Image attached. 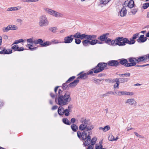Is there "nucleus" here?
<instances>
[{"label": "nucleus", "mask_w": 149, "mask_h": 149, "mask_svg": "<svg viewBox=\"0 0 149 149\" xmlns=\"http://www.w3.org/2000/svg\"><path fill=\"white\" fill-rule=\"evenodd\" d=\"M67 83L68 82H67L66 81V82L63 84L62 88L63 91L65 90L69 87V85H67Z\"/></svg>", "instance_id": "nucleus-39"}, {"label": "nucleus", "mask_w": 149, "mask_h": 149, "mask_svg": "<svg viewBox=\"0 0 149 149\" xmlns=\"http://www.w3.org/2000/svg\"><path fill=\"white\" fill-rule=\"evenodd\" d=\"M119 40H120V46H124L127 43L129 45L133 44L135 42V41L134 40H133L132 38H130V40H129L127 38H123V37H120V38H119Z\"/></svg>", "instance_id": "nucleus-3"}, {"label": "nucleus", "mask_w": 149, "mask_h": 149, "mask_svg": "<svg viewBox=\"0 0 149 149\" xmlns=\"http://www.w3.org/2000/svg\"><path fill=\"white\" fill-rule=\"evenodd\" d=\"M134 2L133 1L131 0L128 3L127 6H128L129 8H132L134 6Z\"/></svg>", "instance_id": "nucleus-33"}, {"label": "nucleus", "mask_w": 149, "mask_h": 149, "mask_svg": "<svg viewBox=\"0 0 149 149\" xmlns=\"http://www.w3.org/2000/svg\"><path fill=\"white\" fill-rule=\"evenodd\" d=\"M31 51H33L36 50L37 49V47H34V48H32L29 47H27Z\"/></svg>", "instance_id": "nucleus-59"}, {"label": "nucleus", "mask_w": 149, "mask_h": 149, "mask_svg": "<svg viewBox=\"0 0 149 149\" xmlns=\"http://www.w3.org/2000/svg\"><path fill=\"white\" fill-rule=\"evenodd\" d=\"M71 111L68 110L66 109H65L64 112V114L66 116H68L70 115V112H71Z\"/></svg>", "instance_id": "nucleus-42"}, {"label": "nucleus", "mask_w": 149, "mask_h": 149, "mask_svg": "<svg viewBox=\"0 0 149 149\" xmlns=\"http://www.w3.org/2000/svg\"><path fill=\"white\" fill-rule=\"evenodd\" d=\"M109 35V33H106L103 34L99 36L98 37V39L99 40H100V41L102 42L105 41V40H107V39L108 38L107 36Z\"/></svg>", "instance_id": "nucleus-16"}, {"label": "nucleus", "mask_w": 149, "mask_h": 149, "mask_svg": "<svg viewBox=\"0 0 149 149\" xmlns=\"http://www.w3.org/2000/svg\"><path fill=\"white\" fill-rule=\"evenodd\" d=\"M27 41L28 42L30 43H33L34 44V40H33V38H31L29 39H27Z\"/></svg>", "instance_id": "nucleus-50"}, {"label": "nucleus", "mask_w": 149, "mask_h": 149, "mask_svg": "<svg viewBox=\"0 0 149 149\" xmlns=\"http://www.w3.org/2000/svg\"><path fill=\"white\" fill-rule=\"evenodd\" d=\"M148 38L144 37L143 35H141L140 37L137 40V41L139 43H143L146 42Z\"/></svg>", "instance_id": "nucleus-18"}, {"label": "nucleus", "mask_w": 149, "mask_h": 149, "mask_svg": "<svg viewBox=\"0 0 149 149\" xmlns=\"http://www.w3.org/2000/svg\"><path fill=\"white\" fill-rule=\"evenodd\" d=\"M130 73L129 72H126L123 74V77L124 76L125 77H130Z\"/></svg>", "instance_id": "nucleus-55"}, {"label": "nucleus", "mask_w": 149, "mask_h": 149, "mask_svg": "<svg viewBox=\"0 0 149 149\" xmlns=\"http://www.w3.org/2000/svg\"><path fill=\"white\" fill-rule=\"evenodd\" d=\"M107 65L109 66L116 67L119 65V63L117 60H111L107 62Z\"/></svg>", "instance_id": "nucleus-12"}, {"label": "nucleus", "mask_w": 149, "mask_h": 149, "mask_svg": "<svg viewBox=\"0 0 149 149\" xmlns=\"http://www.w3.org/2000/svg\"><path fill=\"white\" fill-rule=\"evenodd\" d=\"M18 10V9L17 8V7H11L10 8H8L7 9V11H15L17 10Z\"/></svg>", "instance_id": "nucleus-41"}, {"label": "nucleus", "mask_w": 149, "mask_h": 149, "mask_svg": "<svg viewBox=\"0 0 149 149\" xmlns=\"http://www.w3.org/2000/svg\"><path fill=\"white\" fill-rule=\"evenodd\" d=\"M86 131H84L81 132L78 131L77 132V136L78 138L80 140L84 141L83 142V145L84 146L89 145L91 140V136L90 134L87 135Z\"/></svg>", "instance_id": "nucleus-2"}, {"label": "nucleus", "mask_w": 149, "mask_h": 149, "mask_svg": "<svg viewBox=\"0 0 149 149\" xmlns=\"http://www.w3.org/2000/svg\"><path fill=\"white\" fill-rule=\"evenodd\" d=\"M137 57H130L128 58V61L130 63H134V66L136 65L137 63Z\"/></svg>", "instance_id": "nucleus-23"}, {"label": "nucleus", "mask_w": 149, "mask_h": 149, "mask_svg": "<svg viewBox=\"0 0 149 149\" xmlns=\"http://www.w3.org/2000/svg\"><path fill=\"white\" fill-rule=\"evenodd\" d=\"M134 133L135 134L136 136L137 137H139L140 138H143V137L142 136H141V135L139 134L136 132H134Z\"/></svg>", "instance_id": "nucleus-56"}, {"label": "nucleus", "mask_w": 149, "mask_h": 149, "mask_svg": "<svg viewBox=\"0 0 149 149\" xmlns=\"http://www.w3.org/2000/svg\"><path fill=\"white\" fill-rule=\"evenodd\" d=\"M97 43L99 44H102L103 42H100L98 40L96 39H94L91 41L90 40L89 44L91 45H95Z\"/></svg>", "instance_id": "nucleus-21"}, {"label": "nucleus", "mask_w": 149, "mask_h": 149, "mask_svg": "<svg viewBox=\"0 0 149 149\" xmlns=\"http://www.w3.org/2000/svg\"><path fill=\"white\" fill-rule=\"evenodd\" d=\"M75 38H80V40L86 39V35L81 34L80 32H78L74 34Z\"/></svg>", "instance_id": "nucleus-13"}, {"label": "nucleus", "mask_w": 149, "mask_h": 149, "mask_svg": "<svg viewBox=\"0 0 149 149\" xmlns=\"http://www.w3.org/2000/svg\"><path fill=\"white\" fill-rule=\"evenodd\" d=\"M83 72H81L78 74V75H79V76L77 77V79H78L80 78L84 79L87 77L88 74L86 73L83 74Z\"/></svg>", "instance_id": "nucleus-22"}, {"label": "nucleus", "mask_w": 149, "mask_h": 149, "mask_svg": "<svg viewBox=\"0 0 149 149\" xmlns=\"http://www.w3.org/2000/svg\"><path fill=\"white\" fill-rule=\"evenodd\" d=\"M24 41V40L22 39H19L17 40H15L14 42L12 44V45L15 44H17L20 42H23Z\"/></svg>", "instance_id": "nucleus-40"}, {"label": "nucleus", "mask_w": 149, "mask_h": 149, "mask_svg": "<svg viewBox=\"0 0 149 149\" xmlns=\"http://www.w3.org/2000/svg\"><path fill=\"white\" fill-rule=\"evenodd\" d=\"M119 38L120 37H116L115 40H111L109 38H107V40H105V43L109 45H111L113 46H115L118 45L120 46V40H119Z\"/></svg>", "instance_id": "nucleus-5"}, {"label": "nucleus", "mask_w": 149, "mask_h": 149, "mask_svg": "<svg viewBox=\"0 0 149 149\" xmlns=\"http://www.w3.org/2000/svg\"><path fill=\"white\" fill-rule=\"evenodd\" d=\"M58 106L57 105H54L53 106L52 108V110H54L58 108Z\"/></svg>", "instance_id": "nucleus-61"}, {"label": "nucleus", "mask_w": 149, "mask_h": 149, "mask_svg": "<svg viewBox=\"0 0 149 149\" xmlns=\"http://www.w3.org/2000/svg\"><path fill=\"white\" fill-rule=\"evenodd\" d=\"M94 127V125H91L90 126H87L84 123H82L79 126V130L81 131H86V132L88 131L91 130H93Z\"/></svg>", "instance_id": "nucleus-9"}, {"label": "nucleus", "mask_w": 149, "mask_h": 149, "mask_svg": "<svg viewBox=\"0 0 149 149\" xmlns=\"http://www.w3.org/2000/svg\"><path fill=\"white\" fill-rule=\"evenodd\" d=\"M96 69L97 68H96V67H95V68L91 70L90 71H89L88 72L86 73L88 74V75L92 74L93 73V72H94V70Z\"/></svg>", "instance_id": "nucleus-49"}, {"label": "nucleus", "mask_w": 149, "mask_h": 149, "mask_svg": "<svg viewBox=\"0 0 149 149\" xmlns=\"http://www.w3.org/2000/svg\"><path fill=\"white\" fill-rule=\"evenodd\" d=\"M10 30V29L9 25L6 27H3L2 29V30L3 32H7Z\"/></svg>", "instance_id": "nucleus-38"}, {"label": "nucleus", "mask_w": 149, "mask_h": 149, "mask_svg": "<svg viewBox=\"0 0 149 149\" xmlns=\"http://www.w3.org/2000/svg\"><path fill=\"white\" fill-rule=\"evenodd\" d=\"M89 146H88V148L87 149H93V147L92 145H89Z\"/></svg>", "instance_id": "nucleus-64"}, {"label": "nucleus", "mask_w": 149, "mask_h": 149, "mask_svg": "<svg viewBox=\"0 0 149 149\" xmlns=\"http://www.w3.org/2000/svg\"><path fill=\"white\" fill-rule=\"evenodd\" d=\"M58 94H56V96L53 93H50V95L51 96V97L53 98V99H54V98H55L56 97H57L58 96Z\"/></svg>", "instance_id": "nucleus-54"}, {"label": "nucleus", "mask_w": 149, "mask_h": 149, "mask_svg": "<svg viewBox=\"0 0 149 149\" xmlns=\"http://www.w3.org/2000/svg\"><path fill=\"white\" fill-rule=\"evenodd\" d=\"M76 121L75 119L74 118H72L71 120V122L74 123Z\"/></svg>", "instance_id": "nucleus-62"}, {"label": "nucleus", "mask_w": 149, "mask_h": 149, "mask_svg": "<svg viewBox=\"0 0 149 149\" xmlns=\"http://www.w3.org/2000/svg\"><path fill=\"white\" fill-rule=\"evenodd\" d=\"M120 79V83H124L128 81L129 79L127 78H119Z\"/></svg>", "instance_id": "nucleus-34"}, {"label": "nucleus", "mask_w": 149, "mask_h": 149, "mask_svg": "<svg viewBox=\"0 0 149 149\" xmlns=\"http://www.w3.org/2000/svg\"><path fill=\"white\" fill-rule=\"evenodd\" d=\"M44 10L46 13L56 17H59L63 16V14H62L52 9L46 8Z\"/></svg>", "instance_id": "nucleus-8"}, {"label": "nucleus", "mask_w": 149, "mask_h": 149, "mask_svg": "<svg viewBox=\"0 0 149 149\" xmlns=\"http://www.w3.org/2000/svg\"><path fill=\"white\" fill-rule=\"evenodd\" d=\"M74 40H75V43L77 44H79L81 42L80 39H79V38H75L74 39Z\"/></svg>", "instance_id": "nucleus-46"}, {"label": "nucleus", "mask_w": 149, "mask_h": 149, "mask_svg": "<svg viewBox=\"0 0 149 149\" xmlns=\"http://www.w3.org/2000/svg\"><path fill=\"white\" fill-rule=\"evenodd\" d=\"M80 122L82 123H84L85 125L87 126H90L91 125V122L89 120L86 119L84 118H82L80 120Z\"/></svg>", "instance_id": "nucleus-17"}, {"label": "nucleus", "mask_w": 149, "mask_h": 149, "mask_svg": "<svg viewBox=\"0 0 149 149\" xmlns=\"http://www.w3.org/2000/svg\"><path fill=\"white\" fill-rule=\"evenodd\" d=\"M79 81L78 79L74 80V81L70 83L69 84V87L73 88L75 86Z\"/></svg>", "instance_id": "nucleus-24"}, {"label": "nucleus", "mask_w": 149, "mask_h": 149, "mask_svg": "<svg viewBox=\"0 0 149 149\" xmlns=\"http://www.w3.org/2000/svg\"><path fill=\"white\" fill-rule=\"evenodd\" d=\"M137 58L138 63L141 62H145L148 59H149V54L143 56L138 57Z\"/></svg>", "instance_id": "nucleus-11"}, {"label": "nucleus", "mask_w": 149, "mask_h": 149, "mask_svg": "<svg viewBox=\"0 0 149 149\" xmlns=\"http://www.w3.org/2000/svg\"><path fill=\"white\" fill-rule=\"evenodd\" d=\"M75 35H72L65 37L64 38V41L63 43H70L72 42L74 38H75Z\"/></svg>", "instance_id": "nucleus-10"}, {"label": "nucleus", "mask_w": 149, "mask_h": 149, "mask_svg": "<svg viewBox=\"0 0 149 149\" xmlns=\"http://www.w3.org/2000/svg\"><path fill=\"white\" fill-rule=\"evenodd\" d=\"M114 94V93L111 91H108L106 93L102 95H100L101 97L102 98H104V97L107 96L109 95V94Z\"/></svg>", "instance_id": "nucleus-31"}, {"label": "nucleus", "mask_w": 149, "mask_h": 149, "mask_svg": "<svg viewBox=\"0 0 149 149\" xmlns=\"http://www.w3.org/2000/svg\"><path fill=\"white\" fill-rule=\"evenodd\" d=\"M97 37V36L94 35H86V39L89 40H92L95 39Z\"/></svg>", "instance_id": "nucleus-26"}, {"label": "nucleus", "mask_w": 149, "mask_h": 149, "mask_svg": "<svg viewBox=\"0 0 149 149\" xmlns=\"http://www.w3.org/2000/svg\"><path fill=\"white\" fill-rule=\"evenodd\" d=\"M57 28L56 27H54L49 28V30L52 32L55 33L56 32Z\"/></svg>", "instance_id": "nucleus-48"}, {"label": "nucleus", "mask_w": 149, "mask_h": 149, "mask_svg": "<svg viewBox=\"0 0 149 149\" xmlns=\"http://www.w3.org/2000/svg\"><path fill=\"white\" fill-rule=\"evenodd\" d=\"M12 53V50L10 49H6L5 48H3L2 50L0 52V54H9Z\"/></svg>", "instance_id": "nucleus-15"}, {"label": "nucleus", "mask_w": 149, "mask_h": 149, "mask_svg": "<svg viewBox=\"0 0 149 149\" xmlns=\"http://www.w3.org/2000/svg\"><path fill=\"white\" fill-rule=\"evenodd\" d=\"M9 25L10 26V30H16L17 29V27L15 25Z\"/></svg>", "instance_id": "nucleus-43"}, {"label": "nucleus", "mask_w": 149, "mask_h": 149, "mask_svg": "<svg viewBox=\"0 0 149 149\" xmlns=\"http://www.w3.org/2000/svg\"><path fill=\"white\" fill-rule=\"evenodd\" d=\"M109 140L111 141H114V137L112 135L109 136L108 137Z\"/></svg>", "instance_id": "nucleus-51"}, {"label": "nucleus", "mask_w": 149, "mask_h": 149, "mask_svg": "<svg viewBox=\"0 0 149 149\" xmlns=\"http://www.w3.org/2000/svg\"><path fill=\"white\" fill-rule=\"evenodd\" d=\"M11 48L12 49L14 50L15 51H17L19 52L22 51L24 50V48L23 47H19L17 45H16L13 46Z\"/></svg>", "instance_id": "nucleus-19"}, {"label": "nucleus", "mask_w": 149, "mask_h": 149, "mask_svg": "<svg viewBox=\"0 0 149 149\" xmlns=\"http://www.w3.org/2000/svg\"><path fill=\"white\" fill-rule=\"evenodd\" d=\"M38 24L40 27L46 26L48 25L49 22L45 15H43L40 17Z\"/></svg>", "instance_id": "nucleus-4"}, {"label": "nucleus", "mask_w": 149, "mask_h": 149, "mask_svg": "<svg viewBox=\"0 0 149 149\" xmlns=\"http://www.w3.org/2000/svg\"><path fill=\"white\" fill-rule=\"evenodd\" d=\"M115 80V82H116V84H115L113 86V88L114 89H115V88H119V86L120 83V79L119 78H116Z\"/></svg>", "instance_id": "nucleus-30"}, {"label": "nucleus", "mask_w": 149, "mask_h": 149, "mask_svg": "<svg viewBox=\"0 0 149 149\" xmlns=\"http://www.w3.org/2000/svg\"><path fill=\"white\" fill-rule=\"evenodd\" d=\"M128 3V1H125L123 4V8L127 6Z\"/></svg>", "instance_id": "nucleus-58"}, {"label": "nucleus", "mask_w": 149, "mask_h": 149, "mask_svg": "<svg viewBox=\"0 0 149 149\" xmlns=\"http://www.w3.org/2000/svg\"><path fill=\"white\" fill-rule=\"evenodd\" d=\"M62 121L65 124L70 125L71 123L67 118H64L62 119Z\"/></svg>", "instance_id": "nucleus-35"}, {"label": "nucleus", "mask_w": 149, "mask_h": 149, "mask_svg": "<svg viewBox=\"0 0 149 149\" xmlns=\"http://www.w3.org/2000/svg\"><path fill=\"white\" fill-rule=\"evenodd\" d=\"M134 63H127L125 64V66L126 67H131L132 66H134Z\"/></svg>", "instance_id": "nucleus-47"}, {"label": "nucleus", "mask_w": 149, "mask_h": 149, "mask_svg": "<svg viewBox=\"0 0 149 149\" xmlns=\"http://www.w3.org/2000/svg\"><path fill=\"white\" fill-rule=\"evenodd\" d=\"M105 81L108 83H113L115 82L114 79H105Z\"/></svg>", "instance_id": "nucleus-45"}, {"label": "nucleus", "mask_w": 149, "mask_h": 149, "mask_svg": "<svg viewBox=\"0 0 149 149\" xmlns=\"http://www.w3.org/2000/svg\"><path fill=\"white\" fill-rule=\"evenodd\" d=\"M139 33H136L134 34L132 38L133 40H135L139 36Z\"/></svg>", "instance_id": "nucleus-53"}, {"label": "nucleus", "mask_w": 149, "mask_h": 149, "mask_svg": "<svg viewBox=\"0 0 149 149\" xmlns=\"http://www.w3.org/2000/svg\"><path fill=\"white\" fill-rule=\"evenodd\" d=\"M71 127L72 130L74 132H76L78 129L77 125L74 124H72L71 126Z\"/></svg>", "instance_id": "nucleus-32"}, {"label": "nucleus", "mask_w": 149, "mask_h": 149, "mask_svg": "<svg viewBox=\"0 0 149 149\" xmlns=\"http://www.w3.org/2000/svg\"><path fill=\"white\" fill-rule=\"evenodd\" d=\"M34 44L36 45L39 44L42 47H45L51 45V42L49 41L43 42L42 40L40 38L34 40Z\"/></svg>", "instance_id": "nucleus-7"}, {"label": "nucleus", "mask_w": 149, "mask_h": 149, "mask_svg": "<svg viewBox=\"0 0 149 149\" xmlns=\"http://www.w3.org/2000/svg\"><path fill=\"white\" fill-rule=\"evenodd\" d=\"M97 140V138L96 137L93 138L91 141V145L92 146L94 145L95 144Z\"/></svg>", "instance_id": "nucleus-37"}, {"label": "nucleus", "mask_w": 149, "mask_h": 149, "mask_svg": "<svg viewBox=\"0 0 149 149\" xmlns=\"http://www.w3.org/2000/svg\"><path fill=\"white\" fill-rule=\"evenodd\" d=\"M72 108V105H70V106H68V109H67L69 110H70V111H72V110H71Z\"/></svg>", "instance_id": "nucleus-63"}, {"label": "nucleus", "mask_w": 149, "mask_h": 149, "mask_svg": "<svg viewBox=\"0 0 149 149\" xmlns=\"http://www.w3.org/2000/svg\"><path fill=\"white\" fill-rule=\"evenodd\" d=\"M53 42L55 44H57L58 43H63V42H59L58 40H54V41H53Z\"/></svg>", "instance_id": "nucleus-60"}, {"label": "nucleus", "mask_w": 149, "mask_h": 149, "mask_svg": "<svg viewBox=\"0 0 149 149\" xmlns=\"http://www.w3.org/2000/svg\"><path fill=\"white\" fill-rule=\"evenodd\" d=\"M125 104H128L130 105H132L136 104V102L134 98H130L127 99L125 102Z\"/></svg>", "instance_id": "nucleus-20"}, {"label": "nucleus", "mask_w": 149, "mask_h": 149, "mask_svg": "<svg viewBox=\"0 0 149 149\" xmlns=\"http://www.w3.org/2000/svg\"><path fill=\"white\" fill-rule=\"evenodd\" d=\"M127 13V10L125 8H122L120 13V14L121 17H124L126 15Z\"/></svg>", "instance_id": "nucleus-25"}, {"label": "nucleus", "mask_w": 149, "mask_h": 149, "mask_svg": "<svg viewBox=\"0 0 149 149\" xmlns=\"http://www.w3.org/2000/svg\"><path fill=\"white\" fill-rule=\"evenodd\" d=\"M128 62L127 60L125 58H121L119 62V64L120 63L122 65H124Z\"/></svg>", "instance_id": "nucleus-28"}, {"label": "nucleus", "mask_w": 149, "mask_h": 149, "mask_svg": "<svg viewBox=\"0 0 149 149\" xmlns=\"http://www.w3.org/2000/svg\"><path fill=\"white\" fill-rule=\"evenodd\" d=\"M71 92L68 91H61L59 89L58 91V95L55 98V102L60 106L58 109V113L60 116L64 114L65 109L63 106L67 105L72 100L70 97Z\"/></svg>", "instance_id": "nucleus-1"}, {"label": "nucleus", "mask_w": 149, "mask_h": 149, "mask_svg": "<svg viewBox=\"0 0 149 149\" xmlns=\"http://www.w3.org/2000/svg\"><path fill=\"white\" fill-rule=\"evenodd\" d=\"M89 42L90 40L87 39L84 40L82 41L83 45L85 47L88 46V43H89Z\"/></svg>", "instance_id": "nucleus-36"}, {"label": "nucleus", "mask_w": 149, "mask_h": 149, "mask_svg": "<svg viewBox=\"0 0 149 149\" xmlns=\"http://www.w3.org/2000/svg\"><path fill=\"white\" fill-rule=\"evenodd\" d=\"M75 78V76H72L70 77L68 80L67 81V82L69 83L71 81H72Z\"/></svg>", "instance_id": "nucleus-52"}, {"label": "nucleus", "mask_w": 149, "mask_h": 149, "mask_svg": "<svg viewBox=\"0 0 149 149\" xmlns=\"http://www.w3.org/2000/svg\"><path fill=\"white\" fill-rule=\"evenodd\" d=\"M117 94L119 96L125 95L132 96L134 94L133 92H130L126 91H118L117 92Z\"/></svg>", "instance_id": "nucleus-14"}, {"label": "nucleus", "mask_w": 149, "mask_h": 149, "mask_svg": "<svg viewBox=\"0 0 149 149\" xmlns=\"http://www.w3.org/2000/svg\"><path fill=\"white\" fill-rule=\"evenodd\" d=\"M137 11L136 8H134L131 11L132 13L134 15L135 14Z\"/></svg>", "instance_id": "nucleus-57"}, {"label": "nucleus", "mask_w": 149, "mask_h": 149, "mask_svg": "<svg viewBox=\"0 0 149 149\" xmlns=\"http://www.w3.org/2000/svg\"><path fill=\"white\" fill-rule=\"evenodd\" d=\"M111 0H100V5L102 7L107 3Z\"/></svg>", "instance_id": "nucleus-29"}, {"label": "nucleus", "mask_w": 149, "mask_h": 149, "mask_svg": "<svg viewBox=\"0 0 149 149\" xmlns=\"http://www.w3.org/2000/svg\"><path fill=\"white\" fill-rule=\"evenodd\" d=\"M149 6V3H144L142 6V8L144 9H146Z\"/></svg>", "instance_id": "nucleus-44"}, {"label": "nucleus", "mask_w": 149, "mask_h": 149, "mask_svg": "<svg viewBox=\"0 0 149 149\" xmlns=\"http://www.w3.org/2000/svg\"><path fill=\"white\" fill-rule=\"evenodd\" d=\"M107 66V63L104 62L99 63L96 66V69L94 71L95 73H97L102 71Z\"/></svg>", "instance_id": "nucleus-6"}, {"label": "nucleus", "mask_w": 149, "mask_h": 149, "mask_svg": "<svg viewBox=\"0 0 149 149\" xmlns=\"http://www.w3.org/2000/svg\"><path fill=\"white\" fill-rule=\"evenodd\" d=\"M100 130H102L104 132H106L109 130L110 129V126L108 125L105 126L104 127H100L99 128Z\"/></svg>", "instance_id": "nucleus-27"}]
</instances>
